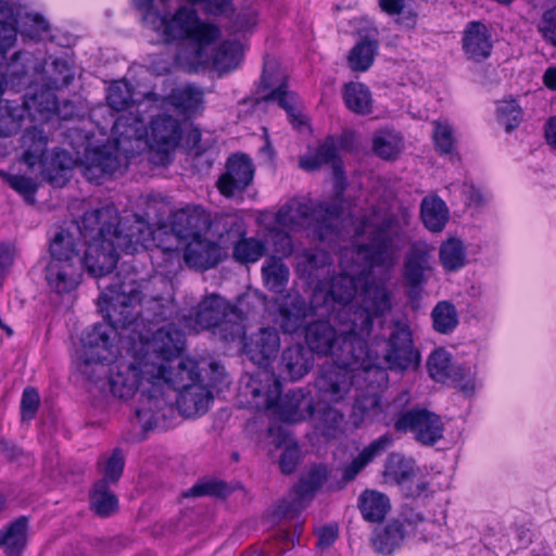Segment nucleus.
<instances>
[{
    "label": "nucleus",
    "instance_id": "nucleus-1",
    "mask_svg": "<svg viewBox=\"0 0 556 556\" xmlns=\"http://www.w3.org/2000/svg\"><path fill=\"white\" fill-rule=\"evenodd\" d=\"M408 223L406 210L399 217L381 206H372L355 227V236L364 237L366 241L344 249L340 257L342 273L333 278L329 291L319 289L314 293L315 305L320 301L331 304L334 300L339 307L348 308L349 319L366 341L374 319L392 309V294L387 286L389 278H375L370 273L375 267L390 270L395 266L407 242L405 227Z\"/></svg>",
    "mask_w": 556,
    "mask_h": 556
},
{
    "label": "nucleus",
    "instance_id": "nucleus-2",
    "mask_svg": "<svg viewBox=\"0 0 556 556\" xmlns=\"http://www.w3.org/2000/svg\"><path fill=\"white\" fill-rule=\"evenodd\" d=\"M152 283L155 288L169 287L168 281L162 276H155L154 281L139 282L134 271L124 276L118 273L108 285L99 282V305L105 312L108 321L94 324L83 334L81 351L74 362L75 369L83 378L98 382L106 375L108 366L113 363L108 379L110 383L117 361L125 355L121 351L118 328L126 329L137 321L142 314L138 306L144 300L143 291Z\"/></svg>",
    "mask_w": 556,
    "mask_h": 556
},
{
    "label": "nucleus",
    "instance_id": "nucleus-3",
    "mask_svg": "<svg viewBox=\"0 0 556 556\" xmlns=\"http://www.w3.org/2000/svg\"><path fill=\"white\" fill-rule=\"evenodd\" d=\"M142 14L143 24L160 34L166 41L188 40L179 50L177 66L192 73L206 66L210 47L220 37V28L199 17L193 5L213 16L226 14L232 0H132Z\"/></svg>",
    "mask_w": 556,
    "mask_h": 556
},
{
    "label": "nucleus",
    "instance_id": "nucleus-4",
    "mask_svg": "<svg viewBox=\"0 0 556 556\" xmlns=\"http://www.w3.org/2000/svg\"><path fill=\"white\" fill-rule=\"evenodd\" d=\"M79 231L90 240L81 257L83 269L96 278L105 277L116 267L117 250L135 254L155 245V231L146 218L132 214L121 219L114 205L86 212Z\"/></svg>",
    "mask_w": 556,
    "mask_h": 556
},
{
    "label": "nucleus",
    "instance_id": "nucleus-5",
    "mask_svg": "<svg viewBox=\"0 0 556 556\" xmlns=\"http://www.w3.org/2000/svg\"><path fill=\"white\" fill-rule=\"evenodd\" d=\"M175 363L177 364L142 363L146 366L143 371H136L135 364L141 363L132 359L130 363H123L116 376L115 397L129 400L141 390L136 415L146 430L156 428L174 412L172 404L164 395L165 384L179 391L202 382L199 365L194 359L177 358Z\"/></svg>",
    "mask_w": 556,
    "mask_h": 556
},
{
    "label": "nucleus",
    "instance_id": "nucleus-6",
    "mask_svg": "<svg viewBox=\"0 0 556 556\" xmlns=\"http://www.w3.org/2000/svg\"><path fill=\"white\" fill-rule=\"evenodd\" d=\"M313 314L321 317L308 323L304 328V338L312 354L329 356L334 363L351 365L368 356V342L355 329L349 319V309L339 307L334 300L331 304L320 301L314 303Z\"/></svg>",
    "mask_w": 556,
    "mask_h": 556
},
{
    "label": "nucleus",
    "instance_id": "nucleus-7",
    "mask_svg": "<svg viewBox=\"0 0 556 556\" xmlns=\"http://www.w3.org/2000/svg\"><path fill=\"white\" fill-rule=\"evenodd\" d=\"M149 101H140L136 111L119 115L112 127L111 140L98 148H87L80 162L84 177L97 184L114 174L127 160L147 147L148 128L140 114Z\"/></svg>",
    "mask_w": 556,
    "mask_h": 556
},
{
    "label": "nucleus",
    "instance_id": "nucleus-8",
    "mask_svg": "<svg viewBox=\"0 0 556 556\" xmlns=\"http://www.w3.org/2000/svg\"><path fill=\"white\" fill-rule=\"evenodd\" d=\"M280 345V334L275 327L261 328L244 338V353L258 368L241 378L240 390L254 409L268 408L279 395L280 381L268 366L277 357Z\"/></svg>",
    "mask_w": 556,
    "mask_h": 556
},
{
    "label": "nucleus",
    "instance_id": "nucleus-9",
    "mask_svg": "<svg viewBox=\"0 0 556 556\" xmlns=\"http://www.w3.org/2000/svg\"><path fill=\"white\" fill-rule=\"evenodd\" d=\"M341 213L337 202L293 198L278 210L275 222L291 231L309 230L315 238L325 241L338 235Z\"/></svg>",
    "mask_w": 556,
    "mask_h": 556
},
{
    "label": "nucleus",
    "instance_id": "nucleus-10",
    "mask_svg": "<svg viewBox=\"0 0 556 556\" xmlns=\"http://www.w3.org/2000/svg\"><path fill=\"white\" fill-rule=\"evenodd\" d=\"M376 377V381H384L387 372L380 367L378 357H372L370 350L358 363L351 365L325 364L318 370L315 379V388L319 396L329 403H342L351 397L355 388L362 390L361 380L367 381Z\"/></svg>",
    "mask_w": 556,
    "mask_h": 556
},
{
    "label": "nucleus",
    "instance_id": "nucleus-11",
    "mask_svg": "<svg viewBox=\"0 0 556 556\" xmlns=\"http://www.w3.org/2000/svg\"><path fill=\"white\" fill-rule=\"evenodd\" d=\"M184 320L190 330H211L223 341H233L243 334L242 312L216 293L204 296Z\"/></svg>",
    "mask_w": 556,
    "mask_h": 556
},
{
    "label": "nucleus",
    "instance_id": "nucleus-12",
    "mask_svg": "<svg viewBox=\"0 0 556 556\" xmlns=\"http://www.w3.org/2000/svg\"><path fill=\"white\" fill-rule=\"evenodd\" d=\"M184 345L185 334L174 324L159 328L151 339L134 343L131 348L126 350L125 355L117 361L110 379V391L115 395L116 376L121 371L123 363H130V361L136 359L140 363L168 365L176 362L184 350ZM135 368L136 370L140 368V371H143L146 366L135 364Z\"/></svg>",
    "mask_w": 556,
    "mask_h": 556
},
{
    "label": "nucleus",
    "instance_id": "nucleus-13",
    "mask_svg": "<svg viewBox=\"0 0 556 556\" xmlns=\"http://www.w3.org/2000/svg\"><path fill=\"white\" fill-rule=\"evenodd\" d=\"M8 75L23 78L30 76L29 83L52 88L67 87L74 79V71L63 58H50L46 60L42 53L39 55L27 52H15L7 66Z\"/></svg>",
    "mask_w": 556,
    "mask_h": 556
},
{
    "label": "nucleus",
    "instance_id": "nucleus-14",
    "mask_svg": "<svg viewBox=\"0 0 556 556\" xmlns=\"http://www.w3.org/2000/svg\"><path fill=\"white\" fill-rule=\"evenodd\" d=\"M48 136L42 126L27 127L21 138L23 162L30 168L39 166L43 177L54 185H61L66 179L72 159L64 150H54L47 154Z\"/></svg>",
    "mask_w": 556,
    "mask_h": 556
},
{
    "label": "nucleus",
    "instance_id": "nucleus-15",
    "mask_svg": "<svg viewBox=\"0 0 556 556\" xmlns=\"http://www.w3.org/2000/svg\"><path fill=\"white\" fill-rule=\"evenodd\" d=\"M17 34L34 41L50 37L48 21L38 13L25 12L11 0H0V55L14 47Z\"/></svg>",
    "mask_w": 556,
    "mask_h": 556
},
{
    "label": "nucleus",
    "instance_id": "nucleus-16",
    "mask_svg": "<svg viewBox=\"0 0 556 556\" xmlns=\"http://www.w3.org/2000/svg\"><path fill=\"white\" fill-rule=\"evenodd\" d=\"M182 137L181 124L168 114L154 116L148 129L147 144L155 164H167L169 155L179 146Z\"/></svg>",
    "mask_w": 556,
    "mask_h": 556
},
{
    "label": "nucleus",
    "instance_id": "nucleus-17",
    "mask_svg": "<svg viewBox=\"0 0 556 556\" xmlns=\"http://www.w3.org/2000/svg\"><path fill=\"white\" fill-rule=\"evenodd\" d=\"M383 361L392 370L405 371L418 367L420 354L414 348L412 331L406 323H394L386 341Z\"/></svg>",
    "mask_w": 556,
    "mask_h": 556
},
{
    "label": "nucleus",
    "instance_id": "nucleus-18",
    "mask_svg": "<svg viewBox=\"0 0 556 556\" xmlns=\"http://www.w3.org/2000/svg\"><path fill=\"white\" fill-rule=\"evenodd\" d=\"M328 472L325 466H315L302 476L300 482L293 490L292 498H285L275 508V516L283 519L295 518L311 501L315 492L321 488L327 480Z\"/></svg>",
    "mask_w": 556,
    "mask_h": 556
},
{
    "label": "nucleus",
    "instance_id": "nucleus-19",
    "mask_svg": "<svg viewBox=\"0 0 556 556\" xmlns=\"http://www.w3.org/2000/svg\"><path fill=\"white\" fill-rule=\"evenodd\" d=\"M397 432H412L422 445H434L443 437L444 426L439 415L426 408L410 409L396 424Z\"/></svg>",
    "mask_w": 556,
    "mask_h": 556
},
{
    "label": "nucleus",
    "instance_id": "nucleus-20",
    "mask_svg": "<svg viewBox=\"0 0 556 556\" xmlns=\"http://www.w3.org/2000/svg\"><path fill=\"white\" fill-rule=\"evenodd\" d=\"M217 224L226 229L228 239H237L233 243L232 256L241 264L255 263L261 260L267 251L266 243L256 238H244L243 223L236 216H223L217 219Z\"/></svg>",
    "mask_w": 556,
    "mask_h": 556
},
{
    "label": "nucleus",
    "instance_id": "nucleus-21",
    "mask_svg": "<svg viewBox=\"0 0 556 556\" xmlns=\"http://www.w3.org/2000/svg\"><path fill=\"white\" fill-rule=\"evenodd\" d=\"M254 166L247 155L233 154L228 157L226 170L218 178L216 186L226 198L241 194L253 181Z\"/></svg>",
    "mask_w": 556,
    "mask_h": 556
},
{
    "label": "nucleus",
    "instance_id": "nucleus-22",
    "mask_svg": "<svg viewBox=\"0 0 556 556\" xmlns=\"http://www.w3.org/2000/svg\"><path fill=\"white\" fill-rule=\"evenodd\" d=\"M269 409H274L277 417L285 422H300L313 416L314 403L312 396L302 389L289 391L283 396L280 391L268 408L258 410Z\"/></svg>",
    "mask_w": 556,
    "mask_h": 556
},
{
    "label": "nucleus",
    "instance_id": "nucleus-23",
    "mask_svg": "<svg viewBox=\"0 0 556 556\" xmlns=\"http://www.w3.org/2000/svg\"><path fill=\"white\" fill-rule=\"evenodd\" d=\"M433 250V247L424 240H417L409 244L403 264V278L407 286L417 288L427 281Z\"/></svg>",
    "mask_w": 556,
    "mask_h": 556
},
{
    "label": "nucleus",
    "instance_id": "nucleus-24",
    "mask_svg": "<svg viewBox=\"0 0 556 556\" xmlns=\"http://www.w3.org/2000/svg\"><path fill=\"white\" fill-rule=\"evenodd\" d=\"M366 391L355 395V402L352 410V419L356 427H362L375 422L380 424L382 401L378 394L380 388L386 381H376V377L367 379Z\"/></svg>",
    "mask_w": 556,
    "mask_h": 556
},
{
    "label": "nucleus",
    "instance_id": "nucleus-25",
    "mask_svg": "<svg viewBox=\"0 0 556 556\" xmlns=\"http://www.w3.org/2000/svg\"><path fill=\"white\" fill-rule=\"evenodd\" d=\"M309 312L313 313L312 303L308 306L299 292L289 291L278 302L277 321L285 332L295 333L304 326Z\"/></svg>",
    "mask_w": 556,
    "mask_h": 556
},
{
    "label": "nucleus",
    "instance_id": "nucleus-26",
    "mask_svg": "<svg viewBox=\"0 0 556 556\" xmlns=\"http://www.w3.org/2000/svg\"><path fill=\"white\" fill-rule=\"evenodd\" d=\"M210 226V217L201 206H187L170 216V228L181 240L190 241L203 235Z\"/></svg>",
    "mask_w": 556,
    "mask_h": 556
},
{
    "label": "nucleus",
    "instance_id": "nucleus-27",
    "mask_svg": "<svg viewBox=\"0 0 556 556\" xmlns=\"http://www.w3.org/2000/svg\"><path fill=\"white\" fill-rule=\"evenodd\" d=\"M81 263L49 261L45 268V279L51 292L66 294L74 291L81 278Z\"/></svg>",
    "mask_w": 556,
    "mask_h": 556
},
{
    "label": "nucleus",
    "instance_id": "nucleus-28",
    "mask_svg": "<svg viewBox=\"0 0 556 556\" xmlns=\"http://www.w3.org/2000/svg\"><path fill=\"white\" fill-rule=\"evenodd\" d=\"M184 260L189 267L207 270L222 261V249L218 243L206 239L203 235L188 241Z\"/></svg>",
    "mask_w": 556,
    "mask_h": 556
},
{
    "label": "nucleus",
    "instance_id": "nucleus-29",
    "mask_svg": "<svg viewBox=\"0 0 556 556\" xmlns=\"http://www.w3.org/2000/svg\"><path fill=\"white\" fill-rule=\"evenodd\" d=\"M314 366V356L303 344H294L285 349L281 353L280 374L291 381H296L306 376Z\"/></svg>",
    "mask_w": 556,
    "mask_h": 556
},
{
    "label": "nucleus",
    "instance_id": "nucleus-30",
    "mask_svg": "<svg viewBox=\"0 0 556 556\" xmlns=\"http://www.w3.org/2000/svg\"><path fill=\"white\" fill-rule=\"evenodd\" d=\"M493 48L489 28L481 22H470L463 35V49L473 62H482L491 55Z\"/></svg>",
    "mask_w": 556,
    "mask_h": 556
},
{
    "label": "nucleus",
    "instance_id": "nucleus-31",
    "mask_svg": "<svg viewBox=\"0 0 556 556\" xmlns=\"http://www.w3.org/2000/svg\"><path fill=\"white\" fill-rule=\"evenodd\" d=\"M342 147L343 139L327 137L313 155H307L300 160V166L305 170H315L323 164H331L336 179L342 180L343 169L339 160V150Z\"/></svg>",
    "mask_w": 556,
    "mask_h": 556
},
{
    "label": "nucleus",
    "instance_id": "nucleus-32",
    "mask_svg": "<svg viewBox=\"0 0 556 556\" xmlns=\"http://www.w3.org/2000/svg\"><path fill=\"white\" fill-rule=\"evenodd\" d=\"M213 399L212 391L203 382H200L179 390L176 405L182 416L199 417L208 410Z\"/></svg>",
    "mask_w": 556,
    "mask_h": 556
},
{
    "label": "nucleus",
    "instance_id": "nucleus-33",
    "mask_svg": "<svg viewBox=\"0 0 556 556\" xmlns=\"http://www.w3.org/2000/svg\"><path fill=\"white\" fill-rule=\"evenodd\" d=\"M39 86L40 90L34 89L26 93L21 105L26 108L27 117L35 119L37 114L40 122H47L52 115L59 114L58 99L54 93L59 88ZM37 125L43 127L42 123Z\"/></svg>",
    "mask_w": 556,
    "mask_h": 556
},
{
    "label": "nucleus",
    "instance_id": "nucleus-34",
    "mask_svg": "<svg viewBox=\"0 0 556 556\" xmlns=\"http://www.w3.org/2000/svg\"><path fill=\"white\" fill-rule=\"evenodd\" d=\"M29 520L21 516L0 529V549L5 556H22L28 543Z\"/></svg>",
    "mask_w": 556,
    "mask_h": 556
},
{
    "label": "nucleus",
    "instance_id": "nucleus-35",
    "mask_svg": "<svg viewBox=\"0 0 556 556\" xmlns=\"http://www.w3.org/2000/svg\"><path fill=\"white\" fill-rule=\"evenodd\" d=\"M50 261L61 263H81L78 240L74 233L64 228H56L49 242Z\"/></svg>",
    "mask_w": 556,
    "mask_h": 556
},
{
    "label": "nucleus",
    "instance_id": "nucleus-36",
    "mask_svg": "<svg viewBox=\"0 0 556 556\" xmlns=\"http://www.w3.org/2000/svg\"><path fill=\"white\" fill-rule=\"evenodd\" d=\"M301 261L299 263L300 266L303 267V270L307 273L308 277L312 280H318V285L316 286L313 293L317 290L323 289L324 291H329L331 282L334 278L331 277L329 282H325L320 279L321 275H319V270H321L325 275H329L331 271V260L329 253L324 250L313 249L305 250L301 254ZM338 275H336L337 277Z\"/></svg>",
    "mask_w": 556,
    "mask_h": 556
},
{
    "label": "nucleus",
    "instance_id": "nucleus-37",
    "mask_svg": "<svg viewBox=\"0 0 556 556\" xmlns=\"http://www.w3.org/2000/svg\"><path fill=\"white\" fill-rule=\"evenodd\" d=\"M203 90L197 86L188 85L173 89L166 101L185 117L203 110Z\"/></svg>",
    "mask_w": 556,
    "mask_h": 556
},
{
    "label": "nucleus",
    "instance_id": "nucleus-38",
    "mask_svg": "<svg viewBox=\"0 0 556 556\" xmlns=\"http://www.w3.org/2000/svg\"><path fill=\"white\" fill-rule=\"evenodd\" d=\"M392 443L390 435L384 434L372 441L366 446L359 455L354 458L343 469L342 480L346 483L355 479V477L365 468L374 458L381 455Z\"/></svg>",
    "mask_w": 556,
    "mask_h": 556
},
{
    "label": "nucleus",
    "instance_id": "nucleus-39",
    "mask_svg": "<svg viewBox=\"0 0 556 556\" xmlns=\"http://www.w3.org/2000/svg\"><path fill=\"white\" fill-rule=\"evenodd\" d=\"M420 217L428 230L441 232L450 218V212L441 198L429 195L421 201Z\"/></svg>",
    "mask_w": 556,
    "mask_h": 556
},
{
    "label": "nucleus",
    "instance_id": "nucleus-40",
    "mask_svg": "<svg viewBox=\"0 0 556 556\" xmlns=\"http://www.w3.org/2000/svg\"><path fill=\"white\" fill-rule=\"evenodd\" d=\"M405 538L403 525L397 520L376 529L371 539L374 549L381 555H391L401 546Z\"/></svg>",
    "mask_w": 556,
    "mask_h": 556
},
{
    "label": "nucleus",
    "instance_id": "nucleus-41",
    "mask_svg": "<svg viewBox=\"0 0 556 556\" xmlns=\"http://www.w3.org/2000/svg\"><path fill=\"white\" fill-rule=\"evenodd\" d=\"M390 500L383 493L365 490L358 497V508L363 518L369 522H380L390 510Z\"/></svg>",
    "mask_w": 556,
    "mask_h": 556
},
{
    "label": "nucleus",
    "instance_id": "nucleus-42",
    "mask_svg": "<svg viewBox=\"0 0 556 556\" xmlns=\"http://www.w3.org/2000/svg\"><path fill=\"white\" fill-rule=\"evenodd\" d=\"M90 508L100 517H109L117 511L118 498L105 480L94 482L89 493Z\"/></svg>",
    "mask_w": 556,
    "mask_h": 556
},
{
    "label": "nucleus",
    "instance_id": "nucleus-43",
    "mask_svg": "<svg viewBox=\"0 0 556 556\" xmlns=\"http://www.w3.org/2000/svg\"><path fill=\"white\" fill-rule=\"evenodd\" d=\"M345 106L358 115H368L372 112V97L367 86L362 83H349L343 88Z\"/></svg>",
    "mask_w": 556,
    "mask_h": 556
},
{
    "label": "nucleus",
    "instance_id": "nucleus-44",
    "mask_svg": "<svg viewBox=\"0 0 556 556\" xmlns=\"http://www.w3.org/2000/svg\"><path fill=\"white\" fill-rule=\"evenodd\" d=\"M378 50L379 42L377 39L369 36L361 38L349 53V66L355 72L367 71L372 65Z\"/></svg>",
    "mask_w": 556,
    "mask_h": 556
},
{
    "label": "nucleus",
    "instance_id": "nucleus-45",
    "mask_svg": "<svg viewBox=\"0 0 556 556\" xmlns=\"http://www.w3.org/2000/svg\"><path fill=\"white\" fill-rule=\"evenodd\" d=\"M26 108L15 101L0 102V137H10L21 129L26 119Z\"/></svg>",
    "mask_w": 556,
    "mask_h": 556
},
{
    "label": "nucleus",
    "instance_id": "nucleus-46",
    "mask_svg": "<svg viewBox=\"0 0 556 556\" xmlns=\"http://www.w3.org/2000/svg\"><path fill=\"white\" fill-rule=\"evenodd\" d=\"M242 45L237 40L223 41L212 58L216 71L226 73L238 67L242 61ZM211 62V56L210 61Z\"/></svg>",
    "mask_w": 556,
    "mask_h": 556
},
{
    "label": "nucleus",
    "instance_id": "nucleus-47",
    "mask_svg": "<svg viewBox=\"0 0 556 556\" xmlns=\"http://www.w3.org/2000/svg\"><path fill=\"white\" fill-rule=\"evenodd\" d=\"M262 277L269 291L280 293L289 280V268L280 257L270 256L262 266Z\"/></svg>",
    "mask_w": 556,
    "mask_h": 556
},
{
    "label": "nucleus",
    "instance_id": "nucleus-48",
    "mask_svg": "<svg viewBox=\"0 0 556 556\" xmlns=\"http://www.w3.org/2000/svg\"><path fill=\"white\" fill-rule=\"evenodd\" d=\"M414 476L415 471L412 462L400 455L389 457L384 469V479L387 482L395 483L404 489L408 483L413 482Z\"/></svg>",
    "mask_w": 556,
    "mask_h": 556
},
{
    "label": "nucleus",
    "instance_id": "nucleus-49",
    "mask_svg": "<svg viewBox=\"0 0 556 556\" xmlns=\"http://www.w3.org/2000/svg\"><path fill=\"white\" fill-rule=\"evenodd\" d=\"M440 262L446 271H456L466 265V249L456 238L442 242L440 247Z\"/></svg>",
    "mask_w": 556,
    "mask_h": 556
},
{
    "label": "nucleus",
    "instance_id": "nucleus-50",
    "mask_svg": "<svg viewBox=\"0 0 556 556\" xmlns=\"http://www.w3.org/2000/svg\"><path fill=\"white\" fill-rule=\"evenodd\" d=\"M433 329L442 334L451 333L458 325V314L450 301H440L431 312Z\"/></svg>",
    "mask_w": 556,
    "mask_h": 556
},
{
    "label": "nucleus",
    "instance_id": "nucleus-51",
    "mask_svg": "<svg viewBox=\"0 0 556 556\" xmlns=\"http://www.w3.org/2000/svg\"><path fill=\"white\" fill-rule=\"evenodd\" d=\"M106 101L115 111H136L138 105L132 103V88L126 80H116L109 87Z\"/></svg>",
    "mask_w": 556,
    "mask_h": 556
},
{
    "label": "nucleus",
    "instance_id": "nucleus-52",
    "mask_svg": "<svg viewBox=\"0 0 556 556\" xmlns=\"http://www.w3.org/2000/svg\"><path fill=\"white\" fill-rule=\"evenodd\" d=\"M410 402V395L408 392L403 391L395 396L391 402L381 404V416L380 424L386 426L393 425L396 430V424L402 417L406 416L410 409L407 406Z\"/></svg>",
    "mask_w": 556,
    "mask_h": 556
},
{
    "label": "nucleus",
    "instance_id": "nucleus-53",
    "mask_svg": "<svg viewBox=\"0 0 556 556\" xmlns=\"http://www.w3.org/2000/svg\"><path fill=\"white\" fill-rule=\"evenodd\" d=\"M430 377L438 382H446L451 379L454 370L450 354L444 350H435L427 362Z\"/></svg>",
    "mask_w": 556,
    "mask_h": 556
},
{
    "label": "nucleus",
    "instance_id": "nucleus-54",
    "mask_svg": "<svg viewBox=\"0 0 556 556\" xmlns=\"http://www.w3.org/2000/svg\"><path fill=\"white\" fill-rule=\"evenodd\" d=\"M372 149L378 156L391 160L400 153L402 138L393 131H381L375 136Z\"/></svg>",
    "mask_w": 556,
    "mask_h": 556
},
{
    "label": "nucleus",
    "instance_id": "nucleus-55",
    "mask_svg": "<svg viewBox=\"0 0 556 556\" xmlns=\"http://www.w3.org/2000/svg\"><path fill=\"white\" fill-rule=\"evenodd\" d=\"M342 421L343 415L339 410L326 408L318 412L315 428L321 437L333 439L337 437Z\"/></svg>",
    "mask_w": 556,
    "mask_h": 556
},
{
    "label": "nucleus",
    "instance_id": "nucleus-56",
    "mask_svg": "<svg viewBox=\"0 0 556 556\" xmlns=\"http://www.w3.org/2000/svg\"><path fill=\"white\" fill-rule=\"evenodd\" d=\"M496 116L498 123L509 132L521 123L523 112L516 100L509 99L497 103Z\"/></svg>",
    "mask_w": 556,
    "mask_h": 556
},
{
    "label": "nucleus",
    "instance_id": "nucleus-57",
    "mask_svg": "<svg viewBox=\"0 0 556 556\" xmlns=\"http://www.w3.org/2000/svg\"><path fill=\"white\" fill-rule=\"evenodd\" d=\"M0 176L15 192L22 195L27 203H35V194L38 190L36 180L30 177L13 175L3 170H0Z\"/></svg>",
    "mask_w": 556,
    "mask_h": 556
},
{
    "label": "nucleus",
    "instance_id": "nucleus-58",
    "mask_svg": "<svg viewBox=\"0 0 556 556\" xmlns=\"http://www.w3.org/2000/svg\"><path fill=\"white\" fill-rule=\"evenodd\" d=\"M263 100L266 102L278 103V105L288 113L292 122L298 119L296 96L288 90V86L286 83L279 85L277 88L273 89L268 94L264 96Z\"/></svg>",
    "mask_w": 556,
    "mask_h": 556
},
{
    "label": "nucleus",
    "instance_id": "nucleus-59",
    "mask_svg": "<svg viewBox=\"0 0 556 556\" xmlns=\"http://www.w3.org/2000/svg\"><path fill=\"white\" fill-rule=\"evenodd\" d=\"M102 466L103 477L100 480H105L108 484L116 483L124 470L125 462L123 453L119 448H115L110 457L103 463L99 462Z\"/></svg>",
    "mask_w": 556,
    "mask_h": 556
},
{
    "label": "nucleus",
    "instance_id": "nucleus-60",
    "mask_svg": "<svg viewBox=\"0 0 556 556\" xmlns=\"http://www.w3.org/2000/svg\"><path fill=\"white\" fill-rule=\"evenodd\" d=\"M433 141L442 154L451 153L454 146L453 129L448 123L434 122Z\"/></svg>",
    "mask_w": 556,
    "mask_h": 556
},
{
    "label": "nucleus",
    "instance_id": "nucleus-61",
    "mask_svg": "<svg viewBox=\"0 0 556 556\" xmlns=\"http://www.w3.org/2000/svg\"><path fill=\"white\" fill-rule=\"evenodd\" d=\"M39 394L36 389L28 387L24 389L21 400L22 420H31L39 407Z\"/></svg>",
    "mask_w": 556,
    "mask_h": 556
},
{
    "label": "nucleus",
    "instance_id": "nucleus-62",
    "mask_svg": "<svg viewBox=\"0 0 556 556\" xmlns=\"http://www.w3.org/2000/svg\"><path fill=\"white\" fill-rule=\"evenodd\" d=\"M450 380H452L455 386L467 395H470L475 391L476 379L470 368L457 367Z\"/></svg>",
    "mask_w": 556,
    "mask_h": 556
},
{
    "label": "nucleus",
    "instance_id": "nucleus-63",
    "mask_svg": "<svg viewBox=\"0 0 556 556\" xmlns=\"http://www.w3.org/2000/svg\"><path fill=\"white\" fill-rule=\"evenodd\" d=\"M226 484L218 481H206L194 484L192 488H190L186 496H203V495H214V496H222L226 493Z\"/></svg>",
    "mask_w": 556,
    "mask_h": 556
},
{
    "label": "nucleus",
    "instance_id": "nucleus-64",
    "mask_svg": "<svg viewBox=\"0 0 556 556\" xmlns=\"http://www.w3.org/2000/svg\"><path fill=\"white\" fill-rule=\"evenodd\" d=\"M539 29L544 39L556 47V7L543 13Z\"/></svg>",
    "mask_w": 556,
    "mask_h": 556
}]
</instances>
